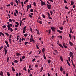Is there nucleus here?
Listing matches in <instances>:
<instances>
[{"mask_svg":"<svg viewBox=\"0 0 76 76\" xmlns=\"http://www.w3.org/2000/svg\"><path fill=\"white\" fill-rule=\"evenodd\" d=\"M15 2L17 4V5H18L19 4V2H18V0H16Z\"/></svg>","mask_w":76,"mask_h":76,"instance_id":"obj_26","label":"nucleus"},{"mask_svg":"<svg viewBox=\"0 0 76 76\" xmlns=\"http://www.w3.org/2000/svg\"><path fill=\"white\" fill-rule=\"evenodd\" d=\"M33 9H31L30 10V12H33Z\"/></svg>","mask_w":76,"mask_h":76,"instance_id":"obj_62","label":"nucleus"},{"mask_svg":"<svg viewBox=\"0 0 76 76\" xmlns=\"http://www.w3.org/2000/svg\"><path fill=\"white\" fill-rule=\"evenodd\" d=\"M29 5H27V11H28V10H29Z\"/></svg>","mask_w":76,"mask_h":76,"instance_id":"obj_17","label":"nucleus"},{"mask_svg":"<svg viewBox=\"0 0 76 76\" xmlns=\"http://www.w3.org/2000/svg\"><path fill=\"white\" fill-rule=\"evenodd\" d=\"M36 30L37 32V35H40V34L39 33V30H38L37 29H36Z\"/></svg>","mask_w":76,"mask_h":76,"instance_id":"obj_8","label":"nucleus"},{"mask_svg":"<svg viewBox=\"0 0 76 76\" xmlns=\"http://www.w3.org/2000/svg\"><path fill=\"white\" fill-rule=\"evenodd\" d=\"M48 17H50V14L48 12Z\"/></svg>","mask_w":76,"mask_h":76,"instance_id":"obj_57","label":"nucleus"},{"mask_svg":"<svg viewBox=\"0 0 76 76\" xmlns=\"http://www.w3.org/2000/svg\"><path fill=\"white\" fill-rule=\"evenodd\" d=\"M70 33H73V32L72 31V28H70Z\"/></svg>","mask_w":76,"mask_h":76,"instance_id":"obj_38","label":"nucleus"},{"mask_svg":"<svg viewBox=\"0 0 76 76\" xmlns=\"http://www.w3.org/2000/svg\"><path fill=\"white\" fill-rule=\"evenodd\" d=\"M15 12H16V13H17V15H18V10H16Z\"/></svg>","mask_w":76,"mask_h":76,"instance_id":"obj_51","label":"nucleus"},{"mask_svg":"<svg viewBox=\"0 0 76 76\" xmlns=\"http://www.w3.org/2000/svg\"><path fill=\"white\" fill-rule=\"evenodd\" d=\"M5 53V55H4V56H5L6 54H7V49H5L4 50Z\"/></svg>","mask_w":76,"mask_h":76,"instance_id":"obj_9","label":"nucleus"},{"mask_svg":"<svg viewBox=\"0 0 76 76\" xmlns=\"http://www.w3.org/2000/svg\"><path fill=\"white\" fill-rule=\"evenodd\" d=\"M51 29L52 30V31H53V32H55V31H56L55 30V29H56V28L52 26L51 28Z\"/></svg>","mask_w":76,"mask_h":76,"instance_id":"obj_5","label":"nucleus"},{"mask_svg":"<svg viewBox=\"0 0 76 76\" xmlns=\"http://www.w3.org/2000/svg\"><path fill=\"white\" fill-rule=\"evenodd\" d=\"M48 9H51V5H49L48 7H47Z\"/></svg>","mask_w":76,"mask_h":76,"instance_id":"obj_12","label":"nucleus"},{"mask_svg":"<svg viewBox=\"0 0 76 76\" xmlns=\"http://www.w3.org/2000/svg\"><path fill=\"white\" fill-rule=\"evenodd\" d=\"M5 43L6 44H8V42H7V40L5 41Z\"/></svg>","mask_w":76,"mask_h":76,"instance_id":"obj_49","label":"nucleus"},{"mask_svg":"<svg viewBox=\"0 0 76 76\" xmlns=\"http://www.w3.org/2000/svg\"><path fill=\"white\" fill-rule=\"evenodd\" d=\"M62 45H63V47L65 48H67V47L66 45V43H62Z\"/></svg>","mask_w":76,"mask_h":76,"instance_id":"obj_7","label":"nucleus"},{"mask_svg":"<svg viewBox=\"0 0 76 76\" xmlns=\"http://www.w3.org/2000/svg\"><path fill=\"white\" fill-rule=\"evenodd\" d=\"M57 31L58 32H59V33H61V34H62V33H63L62 31H60L59 30H57Z\"/></svg>","mask_w":76,"mask_h":76,"instance_id":"obj_10","label":"nucleus"},{"mask_svg":"<svg viewBox=\"0 0 76 76\" xmlns=\"http://www.w3.org/2000/svg\"><path fill=\"white\" fill-rule=\"evenodd\" d=\"M21 55L20 54L18 53H16V56H21Z\"/></svg>","mask_w":76,"mask_h":76,"instance_id":"obj_18","label":"nucleus"},{"mask_svg":"<svg viewBox=\"0 0 76 76\" xmlns=\"http://www.w3.org/2000/svg\"><path fill=\"white\" fill-rule=\"evenodd\" d=\"M36 47H37V49H38V50H40L39 49V47H38V45H37V44L36 45Z\"/></svg>","mask_w":76,"mask_h":76,"instance_id":"obj_36","label":"nucleus"},{"mask_svg":"<svg viewBox=\"0 0 76 76\" xmlns=\"http://www.w3.org/2000/svg\"><path fill=\"white\" fill-rule=\"evenodd\" d=\"M9 41L10 44H11L12 43V39H9Z\"/></svg>","mask_w":76,"mask_h":76,"instance_id":"obj_39","label":"nucleus"},{"mask_svg":"<svg viewBox=\"0 0 76 76\" xmlns=\"http://www.w3.org/2000/svg\"><path fill=\"white\" fill-rule=\"evenodd\" d=\"M22 20H20V26H22Z\"/></svg>","mask_w":76,"mask_h":76,"instance_id":"obj_42","label":"nucleus"},{"mask_svg":"<svg viewBox=\"0 0 76 76\" xmlns=\"http://www.w3.org/2000/svg\"><path fill=\"white\" fill-rule=\"evenodd\" d=\"M43 57L44 58V59H45V60H46V57H45V54L43 55Z\"/></svg>","mask_w":76,"mask_h":76,"instance_id":"obj_34","label":"nucleus"},{"mask_svg":"<svg viewBox=\"0 0 76 76\" xmlns=\"http://www.w3.org/2000/svg\"><path fill=\"white\" fill-rule=\"evenodd\" d=\"M5 35H7V36H8V37H9V34H8L7 33H5Z\"/></svg>","mask_w":76,"mask_h":76,"instance_id":"obj_28","label":"nucleus"},{"mask_svg":"<svg viewBox=\"0 0 76 76\" xmlns=\"http://www.w3.org/2000/svg\"><path fill=\"white\" fill-rule=\"evenodd\" d=\"M12 71H15V69L14 67H12Z\"/></svg>","mask_w":76,"mask_h":76,"instance_id":"obj_31","label":"nucleus"},{"mask_svg":"<svg viewBox=\"0 0 76 76\" xmlns=\"http://www.w3.org/2000/svg\"><path fill=\"white\" fill-rule=\"evenodd\" d=\"M69 44L70 46H73V43L72 42L70 41L69 42Z\"/></svg>","mask_w":76,"mask_h":76,"instance_id":"obj_14","label":"nucleus"},{"mask_svg":"<svg viewBox=\"0 0 76 76\" xmlns=\"http://www.w3.org/2000/svg\"><path fill=\"white\" fill-rule=\"evenodd\" d=\"M71 5H73V4H74V2H73V1L72 0L71 1Z\"/></svg>","mask_w":76,"mask_h":76,"instance_id":"obj_27","label":"nucleus"},{"mask_svg":"<svg viewBox=\"0 0 76 76\" xmlns=\"http://www.w3.org/2000/svg\"><path fill=\"white\" fill-rule=\"evenodd\" d=\"M7 47H9V44H6Z\"/></svg>","mask_w":76,"mask_h":76,"instance_id":"obj_63","label":"nucleus"},{"mask_svg":"<svg viewBox=\"0 0 76 76\" xmlns=\"http://www.w3.org/2000/svg\"><path fill=\"white\" fill-rule=\"evenodd\" d=\"M2 28H3V29H4V28H6V26H5V25L3 26H2Z\"/></svg>","mask_w":76,"mask_h":76,"instance_id":"obj_41","label":"nucleus"},{"mask_svg":"<svg viewBox=\"0 0 76 76\" xmlns=\"http://www.w3.org/2000/svg\"><path fill=\"white\" fill-rule=\"evenodd\" d=\"M40 2H41V6H43V5H44V6H46V4H45V3L43 1H42V0H40Z\"/></svg>","mask_w":76,"mask_h":76,"instance_id":"obj_1","label":"nucleus"},{"mask_svg":"<svg viewBox=\"0 0 76 76\" xmlns=\"http://www.w3.org/2000/svg\"><path fill=\"white\" fill-rule=\"evenodd\" d=\"M28 44V42H25V45H26V44Z\"/></svg>","mask_w":76,"mask_h":76,"instance_id":"obj_64","label":"nucleus"},{"mask_svg":"<svg viewBox=\"0 0 76 76\" xmlns=\"http://www.w3.org/2000/svg\"><path fill=\"white\" fill-rule=\"evenodd\" d=\"M43 70V67H41L40 68V73H41Z\"/></svg>","mask_w":76,"mask_h":76,"instance_id":"obj_24","label":"nucleus"},{"mask_svg":"<svg viewBox=\"0 0 76 76\" xmlns=\"http://www.w3.org/2000/svg\"><path fill=\"white\" fill-rule=\"evenodd\" d=\"M66 62H67L68 64L69 65V66H70V63H69V61H68V60H67H67H66Z\"/></svg>","mask_w":76,"mask_h":76,"instance_id":"obj_22","label":"nucleus"},{"mask_svg":"<svg viewBox=\"0 0 76 76\" xmlns=\"http://www.w3.org/2000/svg\"><path fill=\"white\" fill-rule=\"evenodd\" d=\"M63 70V67L61 66L60 67V70L61 72H62Z\"/></svg>","mask_w":76,"mask_h":76,"instance_id":"obj_16","label":"nucleus"},{"mask_svg":"<svg viewBox=\"0 0 76 76\" xmlns=\"http://www.w3.org/2000/svg\"><path fill=\"white\" fill-rule=\"evenodd\" d=\"M15 23L17 25H19V23H18V22H15Z\"/></svg>","mask_w":76,"mask_h":76,"instance_id":"obj_58","label":"nucleus"},{"mask_svg":"<svg viewBox=\"0 0 76 76\" xmlns=\"http://www.w3.org/2000/svg\"><path fill=\"white\" fill-rule=\"evenodd\" d=\"M50 15H51H51H53V11H50Z\"/></svg>","mask_w":76,"mask_h":76,"instance_id":"obj_47","label":"nucleus"},{"mask_svg":"<svg viewBox=\"0 0 76 76\" xmlns=\"http://www.w3.org/2000/svg\"><path fill=\"white\" fill-rule=\"evenodd\" d=\"M58 45H59L60 47H61L62 48H64V47H63V45H62L61 44H58Z\"/></svg>","mask_w":76,"mask_h":76,"instance_id":"obj_13","label":"nucleus"},{"mask_svg":"<svg viewBox=\"0 0 76 76\" xmlns=\"http://www.w3.org/2000/svg\"><path fill=\"white\" fill-rule=\"evenodd\" d=\"M63 73L64 75H65V71L64 70L63 71Z\"/></svg>","mask_w":76,"mask_h":76,"instance_id":"obj_59","label":"nucleus"},{"mask_svg":"<svg viewBox=\"0 0 76 76\" xmlns=\"http://www.w3.org/2000/svg\"><path fill=\"white\" fill-rule=\"evenodd\" d=\"M14 63H17L19 62V60H16L13 61Z\"/></svg>","mask_w":76,"mask_h":76,"instance_id":"obj_11","label":"nucleus"},{"mask_svg":"<svg viewBox=\"0 0 76 76\" xmlns=\"http://www.w3.org/2000/svg\"><path fill=\"white\" fill-rule=\"evenodd\" d=\"M59 28L60 30H63V26L59 27Z\"/></svg>","mask_w":76,"mask_h":76,"instance_id":"obj_19","label":"nucleus"},{"mask_svg":"<svg viewBox=\"0 0 76 76\" xmlns=\"http://www.w3.org/2000/svg\"><path fill=\"white\" fill-rule=\"evenodd\" d=\"M0 76H3V72L1 71L0 73Z\"/></svg>","mask_w":76,"mask_h":76,"instance_id":"obj_23","label":"nucleus"},{"mask_svg":"<svg viewBox=\"0 0 76 76\" xmlns=\"http://www.w3.org/2000/svg\"><path fill=\"white\" fill-rule=\"evenodd\" d=\"M34 66L36 68H37V67H38V65L37 64H35Z\"/></svg>","mask_w":76,"mask_h":76,"instance_id":"obj_32","label":"nucleus"},{"mask_svg":"<svg viewBox=\"0 0 76 76\" xmlns=\"http://www.w3.org/2000/svg\"><path fill=\"white\" fill-rule=\"evenodd\" d=\"M7 76H10V73H9V72H7Z\"/></svg>","mask_w":76,"mask_h":76,"instance_id":"obj_44","label":"nucleus"},{"mask_svg":"<svg viewBox=\"0 0 76 76\" xmlns=\"http://www.w3.org/2000/svg\"><path fill=\"white\" fill-rule=\"evenodd\" d=\"M68 60L69 61H70V57H68Z\"/></svg>","mask_w":76,"mask_h":76,"instance_id":"obj_61","label":"nucleus"},{"mask_svg":"<svg viewBox=\"0 0 76 76\" xmlns=\"http://www.w3.org/2000/svg\"><path fill=\"white\" fill-rule=\"evenodd\" d=\"M48 63L49 64H50V63H51V60L49 59V60H48Z\"/></svg>","mask_w":76,"mask_h":76,"instance_id":"obj_33","label":"nucleus"},{"mask_svg":"<svg viewBox=\"0 0 76 76\" xmlns=\"http://www.w3.org/2000/svg\"><path fill=\"white\" fill-rule=\"evenodd\" d=\"M12 26V24H8L7 25V28H8V31H10V28H11Z\"/></svg>","mask_w":76,"mask_h":76,"instance_id":"obj_2","label":"nucleus"},{"mask_svg":"<svg viewBox=\"0 0 76 76\" xmlns=\"http://www.w3.org/2000/svg\"><path fill=\"white\" fill-rule=\"evenodd\" d=\"M60 59L61 61H63V57L61 56H60Z\"/></svg>","mask_w":76,"mask_h":76,"instance_id":"obj_15","label":"nucleus"},{"mask_svg":"<svg viewBox=\"0 0 76 76\" xmlns=\"http://www.w3.org/2000/svg\"><path fill=\"white\" fill-rule=\"evenodd\" d=\"M50 33H51V30L50 29L49 30V35L50 34Z\"/></svg>","mask_w":76,"mask_h":76,"instance_id":"obj_52","label":"nucleus"},{"mask_svg":"<svg viewBox=\"0 0 76 76\" xmlns=\"http://www.w3.org/2000/svg\"><path fill=\"white\" fill-rule=\"evenodd\" d=\"M33 5L34 6H35V7H36V6H37V5L36 4V2H34L33 3Z\"/></svg>","mask_w":76,"mask_h":76,"instance_id":"obj_21","label":"nucleus"},{"mask_svg":"<svg viewBox=\"0 0 76 76\" xmlns=\"http://www.w3.org/2000/svg\"><path fill=\"white\" fill-rule=\"evenodd\" d=\"M21 4H22V7H23L24 5H23V1L21 2Z\"/></svg>","mask_w":76,"mask_h":76,"instance_id":"obj_45","label":"nucleus"},{"mask_svg":"<svg viewBox=\"0 0 76 76\" xmlns=\"http://www.w3.org/2000/svg\"><path fill=\"white\" fill-rule=\"evenodd\" d=\"M23 70H25V71H26V69L25 67H24L23 68Z\"/></svg>","mask_w":76,"mask_h":76,"instance_id":"obj_55","label":"nucleus"},{"mask_svg":"<svg viewBox=\"0 0 76 76\" xmlns=\"http://www.w3.org/2000/svg\"><path fill=\"white\" fill-rule=\"evenodd\" d=\"M48 18L49 19H51V20H52V18L50 17H48Z\"/></svg>","mask_w":76,"mask_h":76,"instance_id":"obj_54","label":"nucleus"},{"mask_svg":"<svg viewBox=\"0 0 76 76\" xmlns=\"http://www.w3.org/2000/svg\"><path fill=\"white\" fill-rule=\"evenodd\" d=\"M20 61H23V59H22V58H20Z\"/></svg>","mask_w":76,"mask_h":76,"instance_id":"obj_50","label":"nucleus"},{"mask_svg":"<svg viewBox=\"0 0 76 76\" xmlns=\"http://www.w3.org/2000/svg\"><path fill=\"white\" fill-rule=\"evenodd\" d=\"M29 17H30V18H32L33 16L31 15V14H29Z\"/></svg>","mask_w":76,"mask_h":76,"instance_id":"obj_43","label":"nucleus"},{"mask_svg":"<svg viewBox=\"0 0 76 76\" xmlns=\"http://www.w3.org/2000/svg\"><path fill=\"white\" fill-rule=\"evenodd\" d=\"M42 17L43 18H45V15H44V14H42Z\"/></svg>","mask_w":76,"mask_h":76,"instance_id":"obj_60","label":"nucleus"},{"mask_svg":"<svg viewBox=\"0 0 76 76\" xmlns=\"http://www.w3.org/2000/svg\"><path fill=\"white\" fill-rule=\"evenodd\" d=\"M14 13L15 16H17V15H16V12H14Z\"/></svg>","mask_w":76,"mask_h":76,"instance_id":"obj_53","label":"nucleus"},{"mask_svg":"<svg viewBox=\"0 0 76 76\" xmlns=\"http://www.w3.org/2000/svg\"><path fill=\"white\" fill-rule=\"evenodd\" d=\"M35 58H34L32 60V61H33V62H34V61H35Z\"/></svg>","mask_w":76,"mask_h":76,"instance_id":"obj_56","label":"nucleus"},{"mask_svg":"<svg viewBox=\"0 0 76 76\" xmlns=\"http://www.w3.org/2000/svg\"><path fill=\"white\" fill-rule=\"evenodd\" d=\"M30 42H33V43L34 44L35 43V40L33 39V38H30Z\"/></svg>","mask_w":76,"mask_h":76,"instance_id":"obj_4","label":"nucleus"},{"mask_svg":"<svg viewBox=\"0 0 76 76\" xmlns=\"http://www.w3.org/2000/svg\"><path fill=\"white\" fill-rule=\"evenodd\" d=\"M54 51L56 53H58V51L57 50H54Z\"/></svg>","mask_w":76,"mask_h":76,"instance_id":"obj_40","label":"nucleus"},{"mask_svg":"<svg viewBox=\"0 0 76 76\" xmlns=\"http://www.w3.org/2000/svg\"><path fill=\"white\" fill-rule=\"evenodd\" d=\"M10 32H13V29H12V27H10Z\"/></svg>","mask_w":76,"mask_h":76,"instance_id":"obj_35","label":"nucleus"},{"mask_svg":"<svg viewBox=\"0 0 76 76\" xmlns=\"http://www.w3.org/2000/svg\"><path fill=\"white\" fill-rule=\"evenodd\" d=\"M70 57H71V58H73V57H74V56H73V53L72 52H70L69 53Z\"/></svg>","mask_w":76,"mask_h":76,"instance_id":"obj_3","label":"nucleus"},{"mask_svg":"<svg viewBox=\"0 0 76 76\" xmlns=\"http://www.w3.org/2000/svg\"><path fill=\"white\" fill-rule=\"evenodd\" d=\"M26 26H25L23 28V33H25V31H26Z\"/></svg>","mask_w":76,"mask_h":76,"instance_id":"obj_6","label":"nucleus"},{"mask_svg":"<svg viewBox=\"0 0 76 76\" xmlns=\"http://www.w3.org/2000/svg\"><path fill=\"white\" fill-rule=\"evenodd\" d=\"M27 36H28V34L27 33H26L24 34V37H27Z\"/></svg>","mask_w":76,"mask_h":76,"instance_id":"obj_30","label":"nucleus"},{"mask_svg":"<svg viewBox=\"0 0 76 76\" xmlns=\"http://www.w3.org/2000/svg\"><path fill=\"white\" fill-rule=\"evenodd\" d=\"M25 56H23L22 57V59H25Z\"/></svg>","mask_w":76,"mask_h":76,"instance_id":"obj_46","label":"nucleus"},{"mask_svg":"<svg viewBox=\"0 0 76 76\" xmlns=\"http://www.w3.org/2000/svg\"><path fill=\"white\" fill-rule=\"evenodd\" d=\"M0 35H2V36H4V34L2 32H0Z\"/></svg>","mask_w":76,"mask_h":76,"instance_id":"obj_25","label":"nucleus"},{"mask_svg":"<svg viewBox=\"0 0 76 76\" xmlns=\"http://www.w3.org/2000/svg\"><path fill=\"white\" fill-rule=\"evenodd\" d=\"M42 52L43 54H44V52H45V48H43L42 49Z\"/></svg>","mask_w":76,"mask_h":76,"instance_id":"obj_20","label":"nucleus"},{"mask_svg":"<svg viewBox=\"0 0 76 76\" xmlns=\"http://www.w3.org/2000/svg\"><path fill=\"white\" fill-rule=\"evenodd\" d=\"M68 34L70 39H72V35H71V34Z\"/></svg>","mask_w":76,"mask_h":76,"instance_id":"obj_29","label":"nucleus"},{"mask_svg":"<svg viewBox=\"0 0 76 76\" xmlns=\"http://www.w3.org/2000/svg\"><path fill=\"white\" fill-rule=\"evenodd\" d=\"M12 34H10V36H9V38L10 39H11V38H12Z\"/></svg>","mask_w":76,"mask_h":76,"instance_id":"obj_37","label":"nucleus"},{"mask_svg":"<svg viewBox=\"0 0 76 76\" xmlns=\"http://www.w3.org/2000/svg\"><path fill=\"white\" fill-rule=\"evenodd\" d=\"M17 41H18V40H19V36H17Z\"/></svg>","mask_w":76,"mask_h":76,"instance_id":"obj_48","label":"nucleus"}]
</instances>
